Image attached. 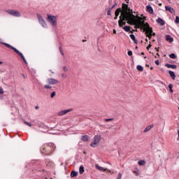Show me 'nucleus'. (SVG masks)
Segmentation results:
<instances>
[{
  "mask_svg": "<svg viewBox=\"0 0 179 179\" xmlns=\"http://www.w3.org/2000/svg\"><path fill=\"white\" fill-rule=\"evenodd\" d=\"M142 20L143 19L139 16L129 17L127 15H120L118 24L120 27H123V26L127 24L126 22H127L128 24L134 26L135 29H140L142 25Z\"/></svg>",
  "mask_w": 179,
  "mask_h": 179,
  "instance_id": "f257e3e1",
  "label": "nucleus"
},
{
  "mask_svg": "<svg viewBox=\"0 0 179 179\" xmlns=\"http://www.w3.org/2000/svg\"><path fill=\"white\" fill-rule=\"evenodd\" d=\"M140 29H143V31L145 33L146 37H148L150 40L152 38V36H156V33L153 32L152 27L149 26L148 23H145V21H141Z\"/></svg>",
  "mask_w": 179,
  "mask_h": 179,
  "instance_id": "f03ea898",
  "label": "nucleus"
},
{
  "mask_svg": "<svg viewBox=\"0 0 179 179\" xmlns=\"http://www.w3.org/2000/svg\"><path fill=\"white\" fill-rule=\"evenodd\" d=\"M55 150V145L52 143L44 144L41 148V152L45 156H48Z\"/></svg>",
  "mask_w": 179,
  "mask_h": 179,
  "instance_id": "7ed1b4c3",
  "label": "nucleus"
},
{
  "mask_svg": "<svg viewBox=\"0 0 179 179\" xmlns=\"http://www.w3.org/2000/svg\"><path fill=\"white\" fill-rule=\"evenodd\" d=\"M122 10L121 15L122 16H129L131 17H136L135 15H134V11L129 8L128 4L122 3Z\"/></svg>",
  "mask_w": 179,
  "mask_h": 179,
  "instance_id": "20e7f679",
  "label": "nucleus"
},
{
  "mask_svg": "<svg viewBox=\"0 0 179 179\" xmlns=\"http://www.w3.org/2000/svg\"><path fill=\"white\" fill-rule=\"evenodd\" d=\"M3 44L8 48H10V50H13L14 52H16V54H17V55H19L22 58V59H23L24 62H25V64H27V62L26 61V59L24 58V56L23 55V54L22 52H19V50H17V49H16V48L10 45V44L6 43H3Z\"/></svg>",
  "mask_w": 179,
  "mask_h": 179,
  "instance_id": "39448f33",
  "label": "nucleus"
},
{
  "mask_svg": "<svg viewBox=\"0 0 179 179\" xmlns=\"http://www.w3.org/2000/svg\"><path fill=\"white\" fill-rule=\"evenodd\" d=\"M47 20L52 26H57V16L48 14Z\"/></svg>",
  "mask_w": 179,
  "mask_h": 179,
  "instance_id": "423d86ee",
  "label": "nucleus"
},
{
  "mask_svg": "<svg viewBox=\"0 0 179 179\" xmlns=\"http://www.w3.org/2000/svg\"><path fill=\"white\" fill-rule=\"evenodd\" d=\"M6 12L15 17H20V16H22V14H20L17 10L10 9L6 10Z\"/></svg>",
  "mask_w": 179,
  "mask_h": 179,
  "instance_id": "0eeeda50",
  "label": "nucleus"
},
{
  "mask_svg": "<svg viewBox=\"0 0 179 179\" xmlns=\"http://www.w3.org/2000/svg\"><path fill=\"white\" fill-rule=\"evenodd\" d=\"M101 136L100 135H96L94 136V142L90 144L92 148H96V145L100 142Z\"/></svg>",
  "mask_w": 179,
  "mask_h": 179,
  "instance_id": "6e6552de",
  "label": "nucleus"
},
{
  "mask_svg": "<svg viewBox=\"0 0 179 179\" xmlns=\"http://www.w3.org/2000/svg\"><path fill=\"white\" fill-rule=\"evenodd\" d=\"M37 19L38 20V22L40 24H41L42 27H47V24L45 23V21L44 19H43V17L40 14H37Z\"/></svg>",
  "mask_w": 179,
  "mask_h": 179,
  "instance_id": "1a4fd4ad",
  "label": "nucleus"
},
{
  "mask_svg": "<svg viewBox=\"0 0 179 179\" xmlns=\"http://www.w3.org/2000/svg\"><path fill=\"white\" fill-rule=\"evenodd\" d=\"M47 83H48V85H57V83H59V81L55 78H48Z\"/></svg>",
  "mask_w": 179,
  "mask_h": 179,
  "instance_id": "9d476101",
  "label": "nucleus"
},
{
  "mask_svg": "<svg viewBox=\"0 0 179 179\" xmlns=\"http://www.w3.org/2000/svg\"><path fill=\"white\" fill-rule=\"evenodd\" d=\"M165 9L166 10H169V12H170L171 13H176V10H174V8H173L172 7L166 6Z\"/></svg>",
  "mask_w": 179,
  "mask_h": 179,
  "instance_id": "9b49d317",
  "label": "nucleus"
},
{
  "mask_svg": "<svg viewBox=\"0 0 179 179\" xmlns=\"http://www.w3.org/2000/svg\"><path fill=\"white\" fill-rule=\"evenodd\" d=\"M157 22L158 23V24H159L160 26H164L166 22H164V20H163L162 18L159 17L157 20Z\"/></svg>",
  "mask_w": 179,
  "mask_h": 179,
  "instance_id": "f8f14e48",
  "label": "nucleus"
},
{
  "mask_svg": "<svg viewBox=\"0 0 179 179\" xmlns=\"http://www.w3.org/2000/svg\"><path fill=\"white\" fill-rule=\"evenodd\" d=\"M147 11L150 13L151 15L153 14V8H152V6L148 5L146 6Z\"/></svg>",
  "mask_w": 179,
  "mask_h": 179,
  "instance_id": "ddd939ff",
  "label": "nucleus"
},
{
  "mask_svg": "<svg viewBox=\"0 0 179 179\" xmlns=\"http://www.w3.org/2000/svg\"><path fill=\"white\" fill-rule=\"evenodd\" d=\"M120 13H122V9L121 8H119L115 10V16H120Z\"/></svg>",
  "mask_w": 179,
  "mask_h": 179,
  "instance_id": "4468645a",
  "label": "nucleus"
},
{
  "mask_svg": "<svg viewBox=\"0 0 179 179\" xmlns=\"http://www.w3.org/2000/svg\"><path fill=\"white\" fill-rule=\"evenodd\" d=\"M166 41H169V43H173V41H174V38H173L170 35L166 36Z\"/></svg>",
  "mask_w": 179,
  "mask_h": 179,
  "instance_id": "2eb2a0df",
  "label": "nucleus"
},
{
  "mask_svg": "<svg viewBox=\"0 0 179 179\" xmlns=\"http://www.w3.org/2000/svg\"><path fill=\"white\" fill-rule=\"evenodd\" d=\"M165 66H166V68H171L172 69H177V66L176 64H166Z\"/></svg>",
  "mask_w": 179,
  "mask_h": 179,
  "instance_id": "dca6fc26",
  "label": "nucleus"
},
{
  "mask_svg": "<svg viewBox=\"0 0 179 179\" xmlns=\"http://www.w3.org/2000/svg\"><path fill=\"white\" fill-rule=\"evenodd\" d=\"M95 168L96 169V170H99V171H106V170L103 167L99 166V164H96Z\"/></svg>",
  "mask_w": 179,
  "mask_h": 179,
  "instance_id": "f3484780",
  "label": "nucleus"
},
{
  "mask_svg": "<svg viewBox=\"0 0 179 179\" xmlns=\"http://www.w3.org/2000/svg\"><path fill=\"white\" fill-rule=\"evenodd\" d=\"M169 73L171 79H173V80H176V73H174V72L171 71H169Z\"/></svg>",
  "mask_w": 179,
  "mask_h": 179,
  "instance_id": "a211bd4d",
  "label": "nucleus"
},
{
  "mask_svg": "<svg viewBox=\"0 0 179 179\" xmlns=\"http://www.w3.org/2000/svg\"><path fill=\"white\" fill-rule=\"evenodd\" d=\"M153 127H155L154 124H150V125L148 126V127L144 129V132H148V131H150V129H152V128H153Z\"/></svg>",
  "mask_w": 179,
  "mask_h": 179,
  "instance_id": "6ab92c4d",
  "label": "nucleus"
},
{
  "mask_svg": "<svg viewBox=\"0 0 179 179\" xmlns=\"http://www.w3.org/2000/svg\"><path fill=\"white\" fill-rule=\"evenodd\" d=\"M130 38H131V40L134 41V43H135V44H138V40H136V38H135V35L130 34Z\"/></svg>",
  "mask_w": 179,
  "mask_h": 179,
  "instance_id": "aec40b11",
  "label": "nucleus"
},
{
  "mask_svg": "<svg viewBox=\"0 0 179 179\" xmlns=\"http://www.w3.org/2000/svg\"><path fill=\"white\" fill-rule=\"evenodd\" d=\"M81 139L83 141V142H87V141H89V136H83Z\"/></svg>",
  "mask_w": 179,
  "mask_h": 179,
  "instance_id": "412c9836",
  "label": "nucleus"
},
{
  "mask_svg": "<svg viewBox=\"0 0 179 179\" xmlns=\"http://www.w3.org/2000/svg\"><path fill=\"white\" fill-rule=\"evenodd\" d=\"M80 174H83L85 173V167L83 166H80L79 169Z\"/></svg>",
  "mask_w": 179,
  "mask_h": 179,
  "instance_id": "4be33fe9",
  "label": "nucleus"
},
{
  "mask_svg": "<svg viewBox=\"0 0 179 179\" xmlns=\"http://www.w3.org/2000/svg\"><path fill=\"white\" fill-rule=\"evenodd\" d=\"M76 176H78V172H76L75 171H72L71 173V178H73V177H76Z\"/></svg>",
  "mask_w": 179,
  "mask_h": 179,
  "instance_id": "5701e85b",
  "label": "nucleus"
},
{
  "mask_svg": "<svg viewBox=\"0 0 179 179\" xmlns=\"http://www.w3.org/2000/svg\"><path fill=\"white\" fill-rule=\"evenodd\" d=\"M138 166H145V164H146V162H145V160H141L138 162Z\"/></svg>",
  "mask_w": 179,
  "mask_h": 179,
  "instance_id": "b1692460",
  "label": "nucleus"
},
{
  "mask_svg": "<svg viewBox=\"0 0 179 179\" xmlns=\"http://www.w3.org/2000/svg\"><path fill=\"white\" fill-rule=\"evenodd\" d=\"M123 29L124 30V31H131V27L129 26H124L123 27Z\"/></svg>",
  "mask_w": 179,
  "mask_h": 179,
  "instance_id": "393cba45",
  "label": "nucleus"
},
{
  "mask_svg": "<svg viewBox=\"0 0 179 179\" xmlns=\"http://www.w3.org/2000/svg\"><path fill=\"white\" fill-rule=\"evenodd\" d=\"M71 111H75V109L69 108L67 110H62L61 113H71Z\"/></svg>",
  "mask_w": 179,
  "mask_h": 179,
  "instance_id": "a878e982",
  "label": "nucleus"
},
{
  "mask_svg": "<svg viewBox=\"0 0 179 179\" xmlns=\"http://www.w3.org/2000/svg\"><path fill=\"white\" fill-rule=\"evenodd\" d=\"M136 69L138 71H139L140 72H143V67L142 66H141V65L137 66Z\"/></svg>",
  "mask_w": 179,
  "mask_h": 179,
  "instance_id": "bb28decb",
  "label": "nucleus"
},
{
  "mask_svg": "<svg viewBox=\"0 0 179 179\" xmlns=\"http://www.w3.org/2000/svg\"><path fill=\"white\" fill-rule=\"evenodd\" d=\"M169 57H171V59H176L177 58V56L176 55V54L171 53V55H169Z\"/></svg>",
  "mask_w": 179,
  "mask_h": 179,
  "instance_id": "cd10ccee",
  "label": "nucleus"
},
{
  "mask_svg": "<svg viewBox=\"0 0 179 179\" xmlns=\"http://www.w3.org/2000/svg\"><path fill=\"white\" fill-rule=\"evenodd\" d=\"M169 92L171 93H173L174 91L173 90V84H169Z\"/></svg>",
  "mask_w": 179,
  "mask_h": 179,
  "instance_id": "c85d7f7f",
  "label": "nucleus"
},
{
  "mask_svg": "<svg viewBox=\"0 0 179 179\" xmlns=\"http://www.w3.org/2000/svg\"><path fill=\"white\" fill-rule=\"evenodd\" d=\"M114 120V118H106V119H103V121H105V122H108L109 121H113Z\"/></svg>",
  "mask_w": 179,
  "mask_h": 179,
  "instance_id": "c756f323",
  "label": "nucleus"
},
{
  "mask_svg": "<svg viewBox=\"0 0 179 179\" xmlns=\"http://www.w3.org/2000/svg\"><path fill=\"white\" fill-rule=\"evenodd\" d=\"M56 94H57V93H56L55 92H52V94H50V97H51L52 99H54V97H55Z\"/></svg>",
  "mask_w": 179,
  "mask_h": 179,
  "instance_id": "7c9ffc66",
  "label": "nucleus"
},
{
  "mask_svg": "<svg viewBox=\"0 0 179 179\" xmlns=\"http://www.w3.org/2000/svg\"><path fill=\"white\" fill-rule=\"evenodd\" d=\"M24 124H25V125H28V127H31V123L27 121H24Z\"/></svg>",
  "mask_w": 179,
  "mask_h": 179,
  "instance_id": "2f4dec72",
  "label": "nucleus"
},
{
  "mask_svg": "<svg viewBox=\"0 0 179 179\" xmlns=\"http://www.w3.org/2000/svg\"><path fill=\"white\" fill-rule=\"evenodd\" d=\"M45 89H52V87H51L50 85H45L44 86Z\"/></svg>",
  "mask_w": 179,
  "mask_h": 179,
  "instance_id": "473e14b6",
  "label": "nucleus"
},
{
  "mask_svg": "<svg viewBox=\"0 0 179 179\" xmlns=\"http://www.w3.org/2000/svg\"><path fill=\"white\" fill-rule=\"evenodd\" d=\"M175 23H176V24L179 23V17L178 16L176 17Z\"/></svg>",
  "mask_w": 179,
  "mask_h": 179,
  "instance_id": "72a5a7b5",
  "label": "nucleus"
},
{
  "mask_svg": "<svg viewBox=\"0 0 179 179\" xmlns=\"http://www.w3.org/2000/svg\"><path fill=\"white\" fill-rule=\"evenodd\" d=\"M107 15H108V16H111V9H110V8L108 9V13H107Z\"/></svg>",
  "mask_w": 179,
  "mask_h": 179,
  "instance_id": "f704fd0d",
  "label": "nucleus"
},
{
  "mask_svg": "<svg viewBox=\"0 0 179 179\" xmlns=\"http://www.w3.org/2000/svg\"><path fill=\"white\" fill-rule=\"evenodd\" d=\"M63 71H64V72H68V67L64 66L63 67Z\"/></svg>",
  "mask_w": 179,
  "mask_h": 179,
  "instance_id": "c9c22d12",
  "label": "nucleus"
},
{
  "mask_svg": "<svg viewBox=\"0 0 179 179\" xmlns=\"http://www.w3.org/2000/svg\"><path fill=\"white\" fill-rule=\"evenodd\" d=\"M127 54L129 57H132V51L131 50L128 51Z\"/></svg>",
  "mask_w": 179,
  "mask_h": 179,
  "instance_id": "e433bc0d",
  "label": "nucleus"
},
{
  "mask_svg": "<svg viewBox=\"0 0 179 179\" xmlns=\"http://www.w3.org/2000/svg\"><path fill=\"white\" fill-rule=\"evenodd\" d=\"M67 76H68L66 75V73H62V78H66Z\"/></svg>",
  "mask_w": 179,
  "mask_h": 179,
  "instance_id": "4c0bfd02",
  "label": "nucleus"
},
{
  "mask_svg": "<svg viewBox=\"0 0 179 179\" xmlns=\"http://www.w3.org/2000/svg\"><path fill=\"white\" fill-rule=\"evenodd\" d=\"M122 177V174L118 173V176H117V178L116 179H121Z\"/></svg>",
  "mask_w": 179,
  "mask_h": 179,
  "instance_id": "58836bf2",
  "label": "nucleus"
},
{
  "mask_svg": "<svg viewBox=\"0 0 179 179\" xmlns=\"http://www.w3.org/2000/svg\"><path fill=\"white\" fill-rule=\"evenodd\" d=\"M155 58H160V55L159 53H157L156 55L155 56Z\"/></svg>",
  "mask_w": 179,
  "mask_h": 179,
  "instance_id": "ea45409f",
  "label": "nucleus"
},
{
  "mask_svg": "<svg viewBox=\"0 0 179 179\" xmlns=\"http://www.w3.org/2000/svg\"><path fill=\"white\" fill-rule=\"evenodd\" d=\"M0 94H3V89L0 88Z\"/></svg>",
  "mask_w": 179,
  "mask_h": 179,
  "instance_id": "a19ab883",
  "label": "nucleus"
},
{
  "mask_svg": "<svg viewBox=\"0 0 179 179\" xmlns=\"http://www.w3.org/2000/svg\"><path fill=\"white\" fill-rule=\"evenodd\" d=\"M115 5H117V3H115L110 9L113 10V9L115 8Z\"/></svg>",
  "mask_w": 179,
  "mask_h": 179,
  "instance_id": "79ce46f5",
  "label": "nucleus"
},
{
  "mask_svg": "<svg viewBox=\"0 0 179 179\" xmlns=\"http://www.w3.org/2000/svg\"><path fill=\"white\" fill-rule=\"evenodd\" d=\"M59 51H60L62 55H64V53L62 52V48H61V47L59 48Z\"/></svg>",
  "mask_w": 179,
  "mask_h": 179,
  "instance_id": "37998d69",
  "label": "nucleus"
},
{
  "mask_svg": "<svg viewBox=\"0 0 179 179\" xmlns=\"http://www.w3.org/2000/svg\"><path fill=\"white\" fill-rule=\"evenodd\" d=\"M155 64H156V65H160V63L159 62V60H156Z\"/></svg>",
  "mask_w": 179,
  "mask_h": 179,
  "instance_id": "c03bdc74",
  "label": "nucleus"
},
{
  "mask_svg": "<svg viewBox=\"0 0 179 179\" xmlns=\"http://www.w3.org/2000/svg\"><path fill=\"white\" fill-rule=\"evenodd\" d=\"M65 114H66V113H58V115H65Z\"/></svg>",
  "mask_w": 179,
  "mask_h": 179,
  "instance_id": "a18cd8bd",
  "label": "nucleus"
},
{
  "mask_svg": "<svg viewBox=\"0 0 179 179\" xmlns=\"http://www.w3.org/2000/svg\"><path fill=\"white\" fill-rule=\"evenodd\" d=\"M152 47L151 44H149L148 46L147 47V50H149V48H150Z\"/></svg>",
  "mask_w": 179,
  "mask_h": 179,
  "instance_id": "49530a36",
  "label": "nucleus"
},
{
  "mask_svg": "<svg viewBox=\"0 0 179 179\" xmlns=\"http://www.w3.org/2000/svg\"><path fill=\"white\" fill-rule=\"evenodd\" d=\"M133 173H136V176H138V174H139V173H138V172L136 171H134Z\"/></svg>",
  "mask_w": 179,
  "mask_h": 179,
  "instance_id": "de8ad7c7",
  "label": "nucleus"
},
{
  "mask_svg": "<svg viewBox=\"0 0 179 179\" xmlns=\"http://www.w3.org/2000/svg\"><path fill=\"white\" fill-rule=\"evenodd\" d=\"M113 34H117V31L115 29H113Z\"/></svg>",
  "mask_w": 179,
  "mask_h": 179,
  "instance_id": "09e8293b",
  "label": "nucleus"
},
{
  "mask_svg": "<svg viewBox=\"0 0 179 179\" xmlns=\"http://www.w3.org/2000/svg\"><path fill=\"white\" fill-rule=\"evenodd\" d=\"M114 19H115V20H117V19H118V16L115 15Z\"/></svg>",
  "mask_w": 179,
  "mask_h": 179,
  "instance_id": "8fccbe9b",
  "label": "nucleus"
},
{
  "mask_svg": "<svg viewBox=\"0 0 179 179\" xmlns=\"http://www.w3.org/2000/svg\"><path fill=\"white\" fill-rule=\"evenodd\" d=\"M127 1V3H129V0H125Z\"/></svg>",
  "mask_w": 179,
  "mask_h": 179,
  "instance_id": "3c124183",
  "label": "nucleus"
},
{
  "mask_svg": "<svg viewBox=\"0 0 179 179\" xmlns=\"http://www.w3.org/2000/svg\"><path fill=\"white\" fill-rule=\"evenodd\" d=\"M155 50L159 52V49H157V48H155Z\"/></svg>",
  "mask_w": 179,
  "mask_h": 179,
  "instance_id": "603ef678",
  "label": "nucleus"
},
{
  "mask_svg": "<svg viewBox=\"0 0 179 179\" xmlns=\"http://www.w3.org/2000/svg\"><path fill=\"white\" fill-rule=\"evenodd\" d=\"M146 68H149V64L145 65Z\"/></svg>",
  "mask_w": 179,
  "mask_h": 179,
  "instance_id": "864d4df0",
  "label": "nucleus"
},
{
  "mask_svg": "<svg viewBox=\"0 0 179 179\" xmlns=\"http://www.w3.org/2000/svg\"><path fill=\"white\" fill-rule=\"evenodd\" d=\"M36 110H38V106L35 107Z\"/></svg>",
  "mask_w": 179,
  "mask_h": 179,
  "instance_id": "5fc2aeb1",
  "label": "nucleus"
},
{
  "mask_svg": "<svg viewBox=\"0 0 179 179\" xmlns=\"http://www.w3.org/2000/svg\"><path fill=\"white\" fill-rule=\"evenodd\" d=\"M158 5H159V6H162V3H159Z\"/></svg>",
  "mask_w": 179,
  "mask_h": 179,
  "instance_id": "6e6d98bb",
  "label": "nucleus"
},
{
  "mask_svg": "<svg viewBox=\"0 0 179 179\" xmlns=\"http://www.w3.org/2000/svg\"><path fill=\"white\" fill-rule=\"evenodd\" d=\"M141 55H145V53L144 52H141Z\"/></svg>",
  "mask_w": 179,
  "mask_h": 179,
  "instance_id": "4d7b16f0",
  "label": "nucleus"
},
{
  "mask_svg": "<svg viewBox=\"0 0 179 179\" xmlns=\"http://www.w3.org/2000/svg\"><path fill=\"white\" fill-rule=\"evenodd\" d=\"M2 64H3L2 62H0V65H2Z\"/></svg>",
  "mask_w": 179,
  "mask_h": 179,
  "instance_id": "13d9d810",
  "label": "nucleus"
},
{
  "mask_svg": "<svg viewBox=\"0 0 179 179\" xmlns=\"http://www.w3.org/2000/svg\"><path fill=\"white\" fill-rule=\"evenodd\" d=\"M145 41L148 43V38L145 39Z\"/></svg>",
  "mask_w": 179,
  "mask_h": 179,
  "instance_id": "bf43d9fd",
  "label": "nucleus"
},
{
  "mask_svg": "<svg viewBox=\"0 0 179 179\" xmlns=\"http://www.w3.org/2000/svg\"><path fill=\"white\" fill-rule=\"evenodd\" d=\"M136 50H138V46H136Z\"/></svg>",
  "mask_w": 179,
  "mask_h": 179,
  "instance_id": "052dcab7",
  "label": "nucleus"
},
{
  "mask_svg": "<svg viewBox=\"0 0 179 179\" xmlns=\"http://www.w3.org/2000/svg\"><path fill=\"white\" fill-rule=\"evenodd\" d=\"M150 69H151V70H153V67H151Z\"/></svg>",
  "mask_w": 179,
  "mask_h": 179,
  "instance_id": "680f3d73",
  "label": "nucleus"
},
{
  "mask_svg": "<svg viewBox=\"0 0 179 179\" xmlns=\"http://www.w3.org/2000/svg\"><path fill=\"white\" fill-rule=\"evenodd\" d=\"M178 141H179V136H178Z\"/></svg>",
  "mask_w": 179,
  "mask_h": 179,
  "instance_id": "e2e57ef3",
  "label": "nucleus"
},
{
  "mask_svg": "<svg viewBox=\"0 0 179 179\" xmlns=\"http://www.w3.org/2000/svg\"><path fill=\"white\" fill-rule=\"evenodd\" d=\"M149 1H153V0H149Z\"/></svg>",
  "mask_w": 179,
  "mask_h": 179,
  "instance_id": "0e129e2a",
  "label": "nucleus"
}]
</instances>
